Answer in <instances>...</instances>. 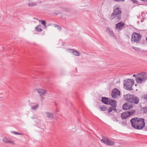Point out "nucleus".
I'll list each match as a JSON object with an SVG mask.
<instances>
[{
    "label": "nucleus",
    "mask_w": 147,
    "mask_h": 147,
    "mask_svg": "<svg viewBox=\"0 0 147 147\" xmlns=\"http://www.w3.org/2000/svg\"><path fill=\"white\" fill-rule=\"evenodd\" d=\"M145 120L143 118L134 117L130 120L132 126L136 129H142L145 126Z\"/></svg>",
    "instance_id": "f257e3e1"
},
{
    "label": "nucleus",
    "mask_w": 147,
    "mask_h": 147,
    "mask_svg": "<svg viewBox=\"0 0 147 147\" xmlns=\"http://www.w3.org/2000/svg\"><path fill=\"white\" fill-rule=\"evenodd\" d=\"M125 100L137 104L139 103V99L133 95L127 94L125 96Z\"/></svg>",
    "instance_id": "f03ea898"
},
{
    "label": "nucleus",
    "mask_w": 147,
    "mask_h": 147,
    "mask_svg": "<svg viewBox=\"0 0 147 147\" xmlns=\"http://www.w3.org/2000/svg\"><path fill=\"white\" fill-rule=\"evenodd\" d=\"M147 79V74L145 72H142L137 75L136 78V80L138 84H141L146 81Z\"/></svg>",
    "instance_id": "7ed1b4c3"
},
{
    "label": "nucleus",
    "mask_w": 147,
    "mask_h": 147,
    "mask_svg": "<svg viewBox=\"0 0 147 147\" xmlns=\"http://www.w3.org/2000/svg\"><path fill=\"white\" fill-rule=\"evenodd\" d=\"M134 80L128 79L126 80L124 84V86H126V89L129 90H132V87L134 84Z\"/></svg>",
    "instance_id": "20e7f679"
},
{
    "label": "nucleus",
    "mask_w": 147,
    "mask_h": 147,
    "mask_svg": "<svg viewBox=\"0 0 147 147\" xmlns=\"http://www.w3.org/2000/svg\"><path fill=\"white\" fill-rule=\"evenodd\" d=\"M142 37V36L140 34L134 32L131 35V40L132 42L138 43L141 40Z\"/></svg>",
    "instance_id": "39448f33"
},
{
    "label": "nucleus",
    "mask_w": 147,
    "mask_h": 147,
    "mask_svg": "<svg viewBox=\"0 0 147 147\" xmlns=\"http://www.w3.org/2000/svg\"><path fill=\"white\" fill-rule=\"evenodd\" d=\"M136 112L135 110H132L129 111H125L121 114V117L122 119H125L133 115Z\"/></svg>",
    "instance_id": "423d86ee"
},
{
    "label": "nucleus",
    "mask_w": 147,
    "mask_h": 147,
    "mask_svg": "<svg viewBox=\"0 0 147 147\" xmlns=\"http://www.w3.org/2000/svg\"><path fill=\"white\" fill-rule=\"evenodd\" d=\"M101 141L104 144L109 146H113L114 145L115 142L109 140L108 138L105 137L102 138Z\"/></svg>",
    "instance_id": "0eeeda50"
},
{
    "label": "nucleus",
    "mask_w": 147,
    "mask_h": 147,
    "mask_svg": "<svg viewBox=\"0 0 147 147\" xmlns=\"http://www.w3.org/2000/svg\"><path fill=\"white\" fill-rule=\"evenodd\" d=\"M35 91L38 92L42 99L44 98L43 96L45 95V94L47 93V91L44 89H35Z\"/></svg>",
    "instance_id": "6e6552de"
},
{
    "label": "nucleus",
    "mask_w": 147,
    "mask_h": 147,
    "mask_svg": "<svg viewBox=\"0 0 147 147\" xmlns=\"http://www.w3.org/2000/svg\"><path fill=\"white\" fill-rule=\"evenodd\" d=\"M122 11L121 9L119 6L116 7L115 6L114 8L113 12L112 13L111 16H114V15L121 14Z\"/></svg>",
    "instance_id": "1a4fd4ad"
},
{
    "label": "nucleus",
    "mask_w": 147,
    "mask_h": 147,
    "mask_svg": "<svg viewBox=\"0 0 147 147\" xmlns=\"http://www.w3.org/2000/svg\"><path fill=\"white\" fill-rule=\"evenodd\" d=\"M120 94V92L119 90L115 88L112 91L111 96L113 98H116L118 96H119Z\"/></svg>",
    "instance_id": "9d476101"
},
{
    "label": "nucleus",
    "mask_w": 147,
    "mask_h": 147,
    "mask_svg": "<svg viewBox=\"0 0 147 147\" xmlns=\"http://www.w3.org/2000/svg\"><path fill=\"white\" fill-rule=\"evenodd\" d=\"M114 19L117 22L120 21L121 19V14H117V15H114V16L113 17L112 16H111L109 17V19L111 20H112Z\"/></svg>",
    "instance_id": "9b49d317"
},
{
    "label": "nucleus",
    "mask_w": 147,
    "mask_h": 147,
    "mask_svg": "<svg viewBox=\"0 0 147 147\" xmlns=\"http://www.w3.org/2000/svg\"><path fill=\"white\" fill-rule=\"evenodd\" d=\"M113 107V110L114 111L117 110L116 107L117 106V103L116 101L115 100H109V104Z\"/></svg>",
    "instance_id": "f8f14e48"
},
{
    "label": "nucleus",
    "mask_w": 147,
    "mask_h": 147,
    "mask_svg": "<svg viewBox=\"0 0 147 147\" xmlns=\"http://www.w3.org/2000/svg\"><path fill=\"white\" fill-rule=\"evenodd\" d=\"M133 107V106L128 102L125 103L123 106V109L125 110L132 109Z\"/></svg>",
    "instance_id": "ddd939ff"
},
{
    "label": "nucleus",
    "mask_w": 147,
    "mask_h": 147,
    "mask_svg": "<svg viewBox=\"0 0 147 147\" xmlns=\"http://www.w3.org/2000/svg\"><path fill=\"white\" fill-rule=\"evenodd\" d=\"M125 24L123 22H119L115 25L116 28L117 30H121L124 26Z\"/></svg>",
    "instance_id": "4468645a"
},
{
    "label": "nucleus",
    "mask_w": 147,
    "mask_h": 147,
    "mask_svg": "<svg viewBox=\"0 0 147 147\" xmlns=\"http://www.w3.org/2000/svg\"><path fill=\"white\" fill-rule=\"evenodd\" d=\"M67 50L70 52L71 54L73 55L77 56H79L80 55V53L75 50L70 49H68Z\"/></svg>",
    "instance_id": "2eb2a0df"
},
{
    "label": "nucleus",
    "mask_w": 147,
    "mask_h": 147,
    "mask_svg": "<svg viewBox=\"0 0 147 147\" xmlns=\"http://www.w3.org/2000/svg\"><path fill=\"white\" fill-rule=\"evenodd\" d=\"M3 141L5 143H10L14 144V141L9 138H5L3 139Z\"/></svg>",
    "instance_id": "dca6fc26"
},
{
    "label": "nucleus",
    "mask_w": 147,
    "mask_h": 147,
    "mask_svg": "<svg viewBox=\"0 0 147 147\" xmlns=\"http://www.w3.org/2000/svg\"><path fill=\"white\" fill-rule=\"evenodd\" d=\"M109 99L108 98L105 97H102L101 101L104 103L106 105H108L109 102Z\"/></svg>",
    "instance_id": "f3484780"
},
{
    "label": "nucleus",
    "mask_w": 147,
    "mask_h": 147,
    "mask_svg": "<svg viewBox=\"0 0 147 147\" xmlns=\"http://www.w3.org/2000/svg\"><path fill=\"white\" fill-rule=\"evenodd\" d=\"M45 114L47 117L53 118L54 117L53 115L51 113H50L48 112H45Z\"/></svg>",
    "instance_id": "a211bd4d"
},
{
    "label": "nucleus",
    "mask_w": 147,
    "mask_h": 147,
    "mask_svg": "<svg viewBox=\"0 0 147 147\" xmlns=\"http://www.w3.org/2000/svg\"><path fill=\"white\" fill-rule=\"evenodd\" d=\"M35 30L39 32H40L42 31V29L41 28V26L40 25H37L35 28Z\"/></svg>",
    "instance_id": "6ab92c4d"
},
{
    "label": "nucleus",
    "mask_w": 147,
    "mask_h": 147,
    "mask_svg": "<svg viewBox=\"0 0 147 147\" xmlns=\"http://www.w3.org/2000/svg\"><path fill=\"white\" fill-rule=\"evenodd\" d=\"M37 5V3L32 2H30L28 3V5L30 7L35 6Z\"/></svg>",
    "instance_id": "aec40b11"
},
{
    "label": "nucleus",
    "mask_w": 147,
    "mask_h": 147,
    "mask_svg": "<svg viewBox=\"0 0 147 147\" xmlns=\"http://www.w3.org/2000/svg\"><path fill=\"white\" fill-rule=\"evenodd\" d=\"M38 107L39 105L36 104V105L32 106L31 107V109L33 110H36L38 108Z\"/></svg>",
    "instance_id": "412c9836"
},
{
    "label": "nucleus",
    "mask_w": 147,
    "mask_h": 147,
    "mask_svg": "<svg viewBox=\"0 0 147 147\" xmlns=\"http://www.w3.org/2000/svg\"><path fill=\"white\" fill-rule=\"evenodd\" d=\"M100 109L102 111H105L107 109V107H106V106H102V107H99Z\"/></svg>",
    "instance_id": "4be33fe9"
},
{
    "label": "nucleus",
    "mask_w": 147,
    "mask_h": 147,
    "mask_svg": "<svg viewBox=\"0 0 147 147\" xmlns=\"http://www.w3.org/2000/svg\"><path fill=\"white\" fill-rule=\"evenodd\" d=\"M53 26L57 28V29L58 30H61V27L59 25H58L57 24H55L53 25Z\"/></svg>",
    "instance_id": "5701e85b"
},
{
    "label": "nucleus",
    "mask_w": 147,
    "mask_h": 147,
    "mask_svg": "<svg viewBox=\"0 0 147 147\" xmlns=\"http://www.w3.org/2000/svg\"><path fill=\"white\" fill-rule=\"evenodd\" d=\"M132 48H133V49H134L136 51H139L140 50V48H139L133 47Z\"/></svg>",
    "instance_id": "b1692460"
},
{
    "label": "nucleus",
    "mask_w": 147,
    "mask_h": 147,
    "mask_svg": "<svg viewBox=\"0 0 147 147\" xmlns=\"http://www.w3.org/2000/svg\"><path fill=\"white\" fill-rule=\"evenodd\" d=\"M41 23L42 24L45 25V28H46L47 27L46 25V22H45V21L44 20H41Z\"/></svg>",
    "instance_id": "393cba45"
},
{
    "label": "nucleus",
    "mask_w": 147,
    "mask_h": 147,
    "mask_svg": "<svg viewBox=\"0 0 147 147\" xmlns=\"http://www.w3.org/2000/svg\"><path fill=\"white\" fill-rule=\"evenodd\" d=\"M13 133L15 135H22V134L21 133H18L16 131H13Z\"/></svg>",
    "instance_id": "a878e982"
},
{
    "label": "nucleus",
    "mask_w": 147,
    "mask_h": 147,
    "mask_svg": "<svg viewBox=\"0 0 147 147\" xmlns=\"http://www.w3.org/2000/svg\"><path fill=\"white\" fill-rule=\"evenodd\" d=\"M113 110V108L111 107H110L108 109V111L109 112H111L112 111V110Z\"/></svg>",
    "instance_id": "bb28decb"
},
{
    "label": "nucleus",
    "mask_w": 147,
    "mask_h": 147,
    "mask_svg": "<svg viewBox=\"0 0 147 147\" xmlns=\"http://www.w3.org/2000/svg\"><path fill=\"white\" fill-rule=\"evenodd\" d=\"M143 98L145 99H146V101L147 102V94H145L143 96Z\"/></svg>",
    "instance_id": "cd10ccee"
},
{
    "label": "nucleus",
    "mask_w": 147,
    "mask_h": 147,
    "mask_svg": "<svg viewBox=\"0 0 147 147\" xmlns=\"http://www.w3.org/2000/svg\"><path fill=\"white\" fill-rule=\"evenodd\" d=\"M109 35L111 36H113L114 35L113 33V32L112 31H111L110 32H109Z\"/></svg>",
    "instance_id": "c85d7f7f"
},
{
    "label": "nucleus",
    "mask_w": 147,
    "mask_h": 147,
    "mask_svg": "<svg viewBox=\"0 0 147 147\" xmlns=\"http://www.w3.org/2000/svg\"><path fill=\"white\" fill-rule=\"evenodd\" d=\"M114 1L117 2H124L125 0H113Z\"/></svg>",
    "instance_id": "c756f323"
},
{
    "label": "nucleus",
    "mask_w": 147,
    "mask_h": 147,
    "mask_svg": "<svg viewBox=\"0 0 147 147\" xmlns=\"http://www.w3.org/2000/svg\"><path fill=\"white\" fill-rule=\"evenodd\" d=\"M106 30L107 32L109 33V32L111 30H110L109 28V27H107V28Z\"/></svg>",
    "instance_id": "7c9ffc66"
},
{
    "label": "nucleus",
    "mask_w": 147,
    "mask_h": 147,
    "mask_svg": "<svg viewBox=\"0 0 147 147\" xmlns=\"http://www.w3.org/2000/svg\"><path fill=\"white\" fill-rule=\"evenodd\" d=\"M106 30L107 32L109 33V32L111 30H110L109 28V27H107V28Z\"/></svg>",
    "instance_id": "2f4dec72"
},
{
    "label": "nucleus",
    "mask_w": 147,
    "mask_h": 147,
    "mask_svg": "<svg viewBox=\"0 0 147 147\" xmlns=\"http://www.w3.org/2000/svg\"><path fill=\"white\" fill-rule=\"evenodd\" d=\"M133 2L137 3H138V1H137L136 0H131Z\"/></svg>",
    "instance_id": "473e14b6"
},
{
    "label": "nucleus",
    "mask_w": 147,
    "mask_h": 147,
    "mask_svg": "<svg viewBox=\"0 0 147 147\" xmlns=\"http://www.w3.org/2000/svg\"><path fill=\"white\" fill-rule=\"evenodd\" d=\"M145 130L146 131H147V125H146L145 126Z\"/></svg>",
    "instance_id": "72a5a7b5"
},
{
    "label": "nucleus",
    "mask_w": 147,
    "mask_h": 147,
    "mask_svg": "<svg viewBox=\"0 0 147 147\" xmlns=\"http://www.w3.org/2000/svg\"><path fill=\"white\" fill-rule=\"evenodd\" d=\"M133 76L134 77H135V78H136V76H136V75L135 74H134L133 75Z\"/></svg>",
    "instance_id": "f704fd0d"
},
{
    "label": "nucleus",
    "mask_w": 147,
    "mask_h": 147,
    "mask_svg": "<svg viewBox=\"0 0 147 147\" xmlns=\"http://www.w3.org/2000/svg\"><path fill=\"white\" fill-rule=\"evenodd\" d=\"M32 118L33 119H34V117H32Z\"/></svg>",
    "instance_id": "c9c22d12"
},
{
    "label": "nucleus",
    "mask_w": 147,
    "mask_h": 147,
    "mask_svg": "<svg viewBox=\"0 0 147 147\" xmlns=\"http://www.w3.org/2000/svg\"><path fill=\"white\" fill-rule=\"evenodd\" d=\"M124 123H124V122H122V124H123V125H124Z\"/></svg>",
    "instance_id": "e433bc0d"
},
{
    "label": "nucleus",
    "mask_w": 147,
    "mask_h": 147,
    "mask_svg": "<svg viewBox=\"0 0 147 147\" xmlns=\"http://www.w3.org/2000/svg\"><path fill=\"white\" fill-rule=\"evenodd\" d=\"M146 110H147V107H146Z\"/></svg>",
    "instance_id": "4c0bfd02"
},
{
    "label": "nucleus",
    "mask_w": 147,
    "mask_h": 147,
    "mask_svg": "<svg viewBox=\"0 0 147 147\" xmlns=\"http://www.w3.org/2000/svg\"><path fill=\"white\" fill-rule=\"evenodd\" d=\"M146 40L147 41V37L146 38Z\"/></svg>",
    "instance_id": "58836bf2"
},
{
    "label": "nucleus",
    "mask_w": 147,
    "mask_h": 147,
    "mask_svg": "<svg viewBox=\"0 0 147 147\" xmlns=\"http://www.w3.org/2000/svg\"><path fill=\"white\" fill-rule=\"evenodd\" d=\"M116 121H118V120H117V119H116Z\"/></svg>",
    "instance_id": "ea45409f"
}]
</instances>
